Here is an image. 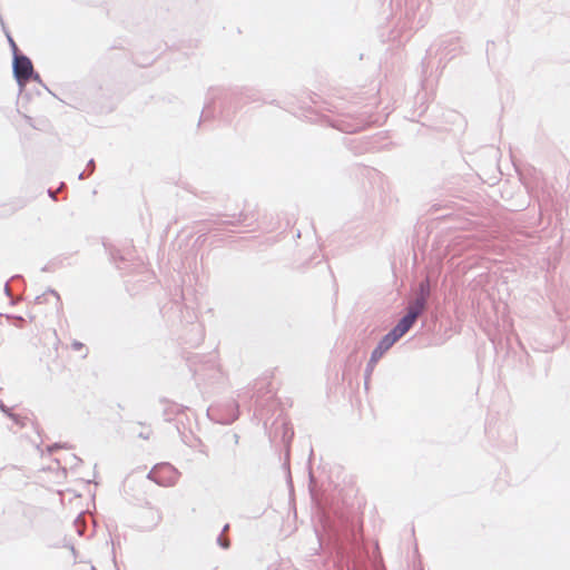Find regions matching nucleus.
<instances>
[{
	"label": "nucleus",
	"instance_id": "39448f33",
	"mask_svg": "<svg viewBox=\"0 0 570 570\" xmlns=\"http://www.w3.org/2000/svg\"><path fill=\"white\" fill-rule=\"evenodd\" d=\"M71 348L77 351V352H80L82 354L87 353V348H86L85 344H82L80 342H77V341L71 343Z\"/></svg>",
	"mask_w": 570,
	"mask_h": 570
},
{
	"label": "nucleus",
	"instance_id": "7ed1b4c3",
	"mask_svg": "<svg viewBox=\"0 0 570 570\" xmlns=\"http://www.w3.org/2000/svg\"><path fill=\"white\" fill-rule=\"evenodd\" d=\"M422 309L423 302H417L415 306L410 307L407 314L392 330L396 337L401 338L413 326Z\"/></svg>",
	"mask_w": 570,
	"mask_h": 570
},
{
	"label": "nucleus",
	"instance_id": "20e7f679",
	"mask_svg": "<svg viewBox=\"0 0 570 570\" xmlns=\"http://www.w3.org/2000/svg\"><path fill=\"white\" fill-rule=\"evenodd\" d=\"M397 340L399 337L391 331L380 341L377 347L386 352Z\"/></svg>",
	"mask_w": 570,
	"mask_h": 570
},
{
	"label": "nucleus",
	"instance_id": "f03ea898",
	"mask_svg": "<svg viewBox=\"0 0 570 570\" xmlns=\"http://www.w3.org/2000/svg\"><path fill=\"white\" fill-rule=\"evenodd\" d=\"M13 72L20 86H24L33 73V66L26 56H14Z\"/></svg>",
	"mask_w": 570,
	"mask_h": 570
},
{
	"label": "nucleus",
	"instance_id": "f257e3e1",
	"mask_svg": "<svg viewBox=\"0 0 570 570\" xmlns=\"http://www.w3.org/2000/svg\"><path fill=\"white\" fill-rule=\"evenodd\" d=\"M149 479L163 487L174 485L178 480V471L170 464L156 465L148 474Z\"/></svg>",
	"mask_w": 570,
	"mask_h": 570
},
{
	"label": "nucleus",
	"instance_id": "0eeeda50",
	"mask_svg": "<svg viewBox=\"0 0 570 570\" xmlns=\"http://www.w3.org/2000/svg\"><path fill=\"white\" fill-rule=\"evenodd\" d=\"M10 43L13 48V51L16 52L18 50L17 45L14 43V41L12 39H10Z\"/></svg>",
	"mask_w": 570,
	"mask_h": 570
},
{
	"label": "nucleus",
	"instance_id": "423d86ee",
	"mask_svg": "<svg viewBox=\"0 0 570 570\" xmlns=\"http://www.w3.org/2000/svg\"><path fill=\"white\" fill-rule=\"evenodd\" d=\"M384 353H385L384 351L376 347L372 353L371 362H373V363L377 362L383 356Z\"/></svg>",
	"mask_w": 570,
	"mask_h": 570
}]
</instances>
